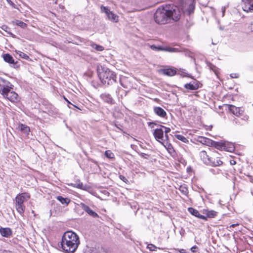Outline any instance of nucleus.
Masks as SVG:
<instances>
[{"label":"nucleus","mask_w":253,"mask_h":253,"mask_svg":"<svg viewBox=\"0 0 253 253\" xmlns=\"http://www.w3.org/2000/svg\"><path fill=\"white\" fill-rule=\"evenodd\" d=\"M180 17V11L176 6L171 5L159 7L154 15L155 22L159 24H165L169 22L171 19L177 21Z\"/></svg>","instance_id":"nucleus-1"},{"label":"nucleus","mask_w":253,"mask_h":253,"mask_svg":"<svg viewBox=\"0 0 253 253\" xmlns=\"http://www.w3.org/2000/svg\"><path fill=\"white\" fill-rule=\"evenodd\" d=\"M80 244L78 235L72 231H68L62 237L61 248L65 253H74Z\"/></svg>","instance_id":"nucleus-2"},{"label":"nucleus","mask_w":253,"mask_h":253,"mask_svg":"<svg viewBox=\"0 0 253 253\" xmlns=\"http://www.w3.org/2000/svg\"><path fill=\"white\" fill-rule=\"evenodd\" d=\"M97 74L99 79L104 84L108 85L117 83L116 74L106 67H98Z\"/></svg>","instance_id":"nucleus-3"},{"label":"nucleus","mask_w":253,"mask_h":253,"mask_svg":"<svg viewBox=\"0 0 253 253\" xmlns=\"http://www.w3.org/2000/svg\"><path fill=\"white\" fill-rule=\"evenodd\" d=\"M30 198V195L27 192L18 194L15 198V207L17 212L22 215L25 211L24 202L27 201Z\"/></svg>","instance_id":"nucleus-4"},{"label":"nucleus","mask_w":253,"mask_h":253,"mask_svg":"<svg viewBox=\"0 0 253 253\" xmlns=\"http://www.w3.org/2000/svg\"><path fill=\"white\" fill-rule=\"evenodd\" d=\"M100 10L101 12H104L106 14L109 20L114 22H117L118 21V16L114 13L112 11H111L109 7L101 5Z\"/></svg>","instance_id":"nucleus-5"},{"label":"nucleus","mask_w":253,"mask_h":253,"mask_svg":"<svg viewBox=\"0 0 253 253\" xmlns=\"http://www.w3.org/2000/svg\"><path fill=\"white\" fill-rule=\"evenodd\" d=\"M12 86H10L8 88V91H4L2 95L5 98L7 99L11 102H16L18 100V94L14 91H11V89H12Z\"/></svg>","instance_id":"nucleus-6"},{"label":"nucleus","mask_w":253,"mask_h":253,"mask_svg":"<svg viewBox=\"0 0 253 253\" xmlns=\"http://www.w3.org/2000/svg\"><path fill=\"white\" fill-rule=\"evenodd\" d=\"M219 154L217 152L212 153L210 157L209 161L211 162V164H207L212 167H218L222 165L223 162L220 160V157L218 156Z\"/></svg>","instance_id":"nucleus-7"},{"label":"nucleus","mask_w":253,"mask_h":253,"mask_svg":"<svg viewBox=\"0 0 253 253\" xmlns=\"http://www.w3.org/2000/svg\"><path fill=\"white\" fill-rule=\"evenodd\" d=\"M3 60L11 65V66L14 68H18L20 67V64L18 61H15L13 57L9 53H5L2 55Z\"/></svg>","instance_id":"nucleus-8"},{"label":"nucleus","mask_w":253,"mask_h":253,"mask_svg":"<svg viewBox=\"0 0 253 253\" xmlns=\"http://www.w3.org/2000/svg\"><path fill=\"white\" fill-rule=\"evenodd\" d=\"M100 98L104 102L109 104L114 105L115 104V101L111 96V95L108 92H104L100 95Z\"/></svg>","instance_id":"nucleus-9"},{"label":"nucleus","mask_w":253,"mask_h":253,"mask_svg":"<svg viewBox=\"0 0 253 253\" xmlns=\"http://www.w3.org/2000/svg\"><path fill=\"white\" fill-rule=\"evenodd\" d=\"M12 86L8 81L0 77V93L2 94L4 91H8V88Z\"/></svg>","instance_id":"nucleus-10"},{"label":"nucleus","mask_w":253,"mask_h":253,"mask_svg":"<svg viewBox=\"0 0 253 253\" xmlns=\"http://www.w3.org/2000/svg\"><path fill=\"white\" fill-rule=\"evenodd\" d=\"M153 135L156 140L159 142L161 143V141H164V131L161 127L154 129Z\"/></svg>","instance_id":"nucleus-11"},{"label":"nucleus","mask_w":253,"mask_h":253,"mask_svg":"<svg viewBox=\"0 0 253 253\" xmlns=\"http://www.w3.org/2000/svg\"><path fill=\"white\" fill-rule=\"evenodd\" d=\"M228 108L230 111L237 117L242 116L244 113V111L242 107H237L234 105H229Z\"/></svg>","instance_id":"nucleus-12"},{"label":"nucleus","mask_w":253,"mask_h":253,"mask_svg":"<svg viewBox=\"0 0 253 253\" xmlns=\"http://www.w3.org/2000/svg\"><path fill=\"white\" fill-rule=\"evenodd\" d=\"M81 208L86 212H87L90 216L92 217H98V214L92 211L88 206L86 205L83 203H81L80 205Z\"/></svg>","instance_id":"nucleus-13"},{"label":"nucleus","mask_w":253,"mask_h":253,"mask_svg":"<svg viewBox=\"0 0 253 253\" xmlns=\"http://www.w3.org/2000/svg\"><path fill=\"white\" fill-rule=\"evenodd\" d=\"M244 2L243 8L247 12H253V0H242Z\"/></svg>","instance_id":"nucleus-14"},{"label":"nucleus","mask_w":253,"mask_h":253,"mask_svg":"<svg viewBox=\"0 0 253 253\" xmlns=\"http://www.w3.org/2000/svg\"><path fill=\"white\" fill-rule=\"evenodd\" d=\"M211 154H208L206 151H202L200 152L199 155L201 159L206 165L211 164V162L209 161Z\"/></svg>","instance_id":"nucleus-15"},{"label":"nucleus","mask_w":253,"mask_h":253,"mask_svg":"<svg viewBox=\"0 0 253 253\" xmlns=\"http://www.w3.org/2000/svg\"><path fill=\"white\" fill-rule=\"evenodd\" d=\"M153 110L155 114L160 117L167 118L166 112L161 107H154Z\"/></svg>","instance_id":"nucleus-16"},{"label":"nucleus","mask_w":253,"mask_h":253,"mask_svg":"<svg viewBox=\"0 0 253 253\" xmlns=\"http://www.w3.org/2000/svg\"><path fill=\"white\" fill-rule=\"evenodd\" d=\"M188 211L193 215L202 219H204L205 220H207V217L201 215L200 214L199 211L193 208H189L188 209Z\"/></svg>","instance_id":"nucleus-17"},{"label":"nucleus","mask_w":253,"mask_h":253,"mask_svg":"<svg viewBox=\"0 0 253 253\" xmlns=\"http://www.w3.org/2000/svg\"><path fill=\"white\" fill-rule=\"evenodd\" d=\"M0 235L4 237L8 238L12 234V230L10 228L6 227V228H0Z\"/></svg>","instance_id":"nucleus-18"},{"label":"nucleus","mask_w":253,"mask_h":253,"mask_svg":"<svg viewBox=\"0 0 253 253\" xmlns=\"http://www.w3.org/2000/svg\"><path fill=\"white\" fill-rule=\"evenodd\" d=\"M161 72L168 76H173L176 74L175 69L171 68L161 69Z\"/></svg>","instance_id":"nucleus-19"},{"label":"nucleus","mask_w":253,"mask_h":253,"mask_svg":"<svg viewBox=\"0 0 253 253\" xmlns=\"http://www.w3.org/2000/svg\"><path fill=\"white\" fill-rule=\"evenodd\" d=\"M184 87L185 88L190 90H196L199 87V82H193V83H190L186 84L184 85Z\"/></svg>","instance_id":"nucleus-20"},{"label":"nucleus","mask_w":253,"mask_h":253,"mask_svg":"<svg viewBox=\"0 0 253 253\" xmlns=\"http://www.w3.org/2000/svg\"><path fill=\"white\" fill-rule=\"evenodd\" d=\"M235 146L233 143L231 142L224 143L223 149L226 151L232 152L235 150Z\"/></svg>","instance_id":"nucleus-21"},{"label":"nucleus","mask_w":253,"mask_h":253,"mask_svg":"<svg viewBox=\"0 0 253 253\" xmlns=\"http://www.w3.org/2000/svg\"><path fill=\"white\" fill-rule=\"evenodd\" d=\"M183 51H184L183 48L180 46H178V47H174V48L166 46V52H182Z\"/></svg>","instance_id":"nucleus-22"},{"label":"nucleus","mask_w":253,"mask_h":253,"mask_svg":"<svg viewBox=\"0 0 253 253\" xmlns=\"http://www.w3.org/2000/svg\"><path fill=\"white\" fill-rule=\"evenodd\" d=\"M18 127H19V129L23 133L27 135H28V134L30 131V127L28 126H27L25 125L21 124L19 125Z\"/></svg>","instance_id":"nucleus-23"},{"label":"nucleus","mask_w":253,"mask_h":253,"mask_svg":"<svg viewBox=\"0 0 253 253\" xmlns=\"http://www.w3.org/2000/svg\"><path fill=\"white\" fill-rule=\"evenodd\" d=\"M57 200H58L62 204H65V205H68V204L70 203L71 200L67 198H64L61 196H58L56 198Z\"/></svg>","instance_id":"nucleus-24"},{"label":"nucleus","mask_w":253,"mask_h":253,"mask_svg":"<svg viewBox=\"0 0 253 253\" xmlns=\"http://www.w3.org/2000/svg\"><path fill=\"white\" fill-rule=\"evenodd\" d=\"M12 23L13 24H15L17 26H18L19 27H20L21 28H26L27 26V24H26L25 23L21 21H20V20H16L15 21H12Z\"/></svg>","instance_id":"nucleus-25"},{"label":"nucleus","mask_w":253,"mask_h":253,"mask_svg":"<svg viewBox=\"0 0 253 253\" xmlns=\"http://www.w3.org/2000/svg\"><path fill=\"white\" fill-rule=\"evenodd\" d=\"M150 48L153 50L166 51V46L164 47L161 45L156 46L154 44L151 45Z\"/></svg>","instance_id":"nucleus-26"},{"label":"nucleus","mask_w":253,"mask_h":253,"mask_svg":"<svg viewBox=\"0 0 253 253\" xmlns=\"http://www.w3.org/2000/svg\"><path fill=\"white\" fill-rule=\"evenodd\" d=\"M211 144L213 145L214 147H215L217 149H223L224 143L213 141L211 142Z\"/></svg>","instance_id":"nucleus-27"},{"label":"nucleus","mask_w":253,"mask_h":253,"mask_svg":"<svg viewBox=\"0 0 253 253\" xmlns=\"http://www.w3.org/2000/svg\"><path fill=\"white\" fill-rule=\"evenodd\" d=\"M168 149L169 153H171L172 152H174V150L170 143H169L168 141L161 142Z\"/></svg>","instance_id":"nucleus-28"},{"label":"nucleus","mask_w":253,"mask_h":253,"mask_svg":"<svg viewBox=\"0 0 253 253\" xmlns=\"http://www.w3.org/2000/svg\"><path fill=\"white\" fill-rule=\"evenodd\" d=\"M217 212L211 210L207 211V217L209 218H214L217 215Z\"/></svg>","instance_id":"nucleus-29"},{"label":"nucleus","mask_w":253,"mask_h":253,"mask_svg":"<svg viewBox=\"0 0 253 253\" xmlns=\"http://www.w3.org/2000/svg\"><path fill=\"white\" fill-rule=\"evenodd\" d=\"M91 46L93 49L96 50L97 51H101L104 49L103 46L98 45L96 43H92Z\"/></svg>","instance_id":"nucleus-30"},{"label":"nucleus","mask_w":253,"mask_h":253,"mask_svg":"<svg viewBox=\"0 0 253 253\" xmlns=\"http://www.w3.org/2000/svg\"><path fill=\"white\" fill-rule=\"evenodd\" d=\"M233 123L235 126H243L244 123L241 121L239 118H234L233 120Z\"/></svg>","instance_id":"nucleus-31"},{"label":"nucleus","mask_w":253,"mask_h":253,"mask_svg":"<svg viewBox=\"0 0 253 253\" xmlns=\"http://www.w3.org/2000/svg\"><path fill=\"white\" fill-rule=\"evenodd\" d=\"M1 29L7 32L9 35L12 36H14V35L10 32V28L8 26L6 25H2L1 27Z\"/></svg>","instance_id":"nucleus-32"},{"label":"nucleus","mask_w":253,"mask_h":253,"mask_svg":"<svg viewBox=\"0 0 253 253\" xmlns=\"http://www.w3.org/2000/svg\"><path fill=\"white\" fill-rule=\"evenodd\" d=\"M16 52L17 53V54H18L19 57H20L22 58H23L26 60H28L30 59L29 56L23 52L20 51H16Z\"/></svg>","instance_id":"nucleus-33"},{"label":"nucleus","mask_w":253,"mask_h":253,"mask_svg":"<svg viewBox=\"0 0 253 253\" xmlns=\"http://www.w3.org/2000/svg\"><path fill=\"white\" fill-rule=\"evenodd\" d=\"M71 185L74 187L81 189V188L82 187L83 183L80 181V180L78 179L75 183H72Z\"/></svg>","instance_id":"nucleus-34"},{"label":"nucleus","mask_w":253,"mask_h":253,"mask_svg":"<svg viewBox=\"0 0 253 253\" xmlns=\"http://www.w3.org/2000/svg\"><path fill=\"white\" fill-rule=\"evenodd\" d=\"M175 136L177 139L181 140L183 142L187 143L188 142V139L183 135L180 134H176L175 135Z\"/></svg>","instance_id":"nucleus-35"},{"label":"nucleus","mask_w":253,"mask_h":253,"mask_svg":"<svg viewBox=\"0 0 253 253\" xmlns=\"http://www.w3.org/2000/svg\"><path fill=\"white\" fill-rule=\"evenodd\" d=\"M179 189L181 193L184 195H187L188 194V190L185 186H180Z\"/></svg>","instance_id":"nucleus-36"},{"label":"nucleus","mask_w":253,"mask_h":253,"mask_svg":"<svg viewBox=\"0 0 253 253\" xmlns=\"http://www.w3.org/2000/svg\"><path fill=\"white\" fill-rule=\"evenodd\" d=\"M208 66H209V68L210 69V70L213 71L216 75L217 74V73H218L217 69H218L215 66L212 64L211 63H209L208 64Z\"/></svg>","instance_id":"nucleus-37"},{"label":"nucleus","mask_w":253,"mask_h":253,"mask_svg":"<svg viewBox=\"0 0 253 253\" xmlns=\"http://www.w3.org/2000/svg\"><path fill=\"white\" fill-rule=\"evenodd\" d=\"M105 156L109 159H112L114 155L110 150H107L105 152Z\"/></svg>","instance_id":"nucleus-38"},{"label":"nucleus","mask_w":253,"mask_h":253,"mask_svg":"<svg viewBox=\"0 0 253 253\" xmlns=\"http://www.w3.org/2000/svg\"><path fill=\"white\" fill-rule=\"evenodd\" d=\"M138 154L140 157L144 159H148L149 157V155L147 154L142 153V152H138Z\"/></svg>","instance_id":"nucleus-39"},{"label":"nucleus","mask_w":253,"mask_h":253,"mask_svg":"<svg viewBox=\"0 0 253 253\" xmlns=\"http://www.w3.org/2000/svg\"><path fill=\"white\" fill-rule=\"evenodd\" d=\"M147 248L151 251H155L157 249V247L152 244H148Z\"/></svg>","instance_id":"nucleus-40"},{"label":"nucleus","mask_w":253,"mask_h":253,"mask_svg":"<svg viewBox=\"0 0 253 253\" xmlns=\"http://www.w3.org/2000/svg\"><path fill=\"white\" fill-rule=\"evenodd\" d=\"M159 126L162 128H164L165 129V134H168L170 131V128L169 127H167L162 125H159Z\"/></svg>","instance_id":"nucleus-41"},{"label":"nucleus","mask_w":253,"mask_h":253,"mask_svg":"<svg viewBox=\"0 0 253 253\" xmlns=\"http://www.w3.org/2000/svg\"><path fill=\"white\" fill-rule=\"evenodd\" d=\"M91 188L90 186L88 185H82V187L80 189L85 190V191H88Z\"/></svg>","instance_id":"nucleus-42"},{"label":"nucleus","mask_w":253,"mask_h":253,"mask_svg":"<svg viewBox=\"0 0 253 253\" xmlns=\"http://www.w3.org/2000/svg\"><path fill=\"white\" fill-rule=\"evenodd\" d=\"M249 119V116L246 115H243V117L241 118L240 119L241 120V121L243 122V121L247 122Z\"/></svg>","instance_id":"nucleus-43"},{"label":"nucleus","mask_w":253,"mask_h":253,"mask_svg":"<svg viewBox=\"0 0 253 253\" xmlns=\"http://www.w3.org/2000/svg\"><path fill=\"white\" fill-rule=\"evenodd\" d=\"M194 9V6L191 4L189 5V14H190L191 13L193 12Z\"/></svg>","instance_id":"nucleus-44"},{"label":"nucleus","mask_w":253,"mask_h":253,"mask_svg":"<svg viewBox=\"0 0 253 253\" xmlns=\"http://www.w3.org/2000/svg\"><path fill=\"white\" fill-rule=\"evenodd\" d=\"M119 177H120V178L122 180H123V181H124V182H126V181H128V180H127V179L126 178V177H125V176H123V175H120L119 176Z\"/></svg>","instance_id":"nucleus-45"},{"label":"nucleus","mask_w":253,"mask_h":253,"mask_svg":"<svg viewBox=\"0 0 253 253\" xmlns=\"http://www.w3.org/2000/svg\"><path fill=\"white\" fill-rule=\"evenodd\" d=\"M198 249V247L196 246H194L191 248V251L193 253H195L197 252L196 250Z\"/></svg>","instance_id":"nucleus-46"},{"label":"nucleus","mask_w":253,"mask_h":253,"mask_svg":"<svg viewBox=\"0 0 253 253\" xmlns=\"http://www.w3.org/2000/svg\"><path fill=\"white\" fill-rule=\"evenodd\" d=\"M148 125L149 126H150L151 128H153L154 127V122H148Z\"/></svg>","instance_id":"nucleus-47"},{"label":"nucleus","mask_w":253,"mask_h":253,"mask_svg":"<svg viewBox=\"0 0 253 253\" xmlns=\"http://www.w3.org/2000/svg\"><path fill=\"white\" fill-rule=\"evenodd\" d=\"M164 137H165V139H164V141H162L163 142H167L169 140V135H168V134H165V136Z\"/></svg>","instance_id":"nucleus-48"},{"label":"nucleus","mask_w":253,"mask_h":253,"mask_svg":"<svg viewBox=\"0 0 253 253\" xmlns=\"http://www.w3.org/2000/svg\"><path fill=\"white\" fill-rule=\"evenodd\" d=\"M230 163L231 165H235L236 164V162L234 160H231L230 161Z\"/></svg>","instance_id":"nucleus-49"},{"label":"nucleus","mask_w":253,"mask_h":253,"mask_svg":"<svg viewBox=\"0 0 253 253\" xmlns=\"http://www.w3.org/2000/svg\"><path fill=\"white\" fill-rule=\"evenodd\" d=\"M239 225V224L238 223H236V224H231L229 227V228H234L237 226Z\"/></svg>","instance_id":"nucleus-50"},{"label":"nucleus","mask_w":253,"mask_h":253,"mask_svg":"<svg viewBox=\"0 0 253 253\" xmlns=\"http://www.w3.org/2000/svg\"><path fill=\"white\" fill-rule=\"evenodd\" d=\"M179 252L180 253H186V250H184V249H181L180 251H179Z\"/></svg>","instance_id":"nucleus-51"},{"label":"nucleus","mask_w":253,"mask_h":253,"mask_svg":"<svg viewBox=\"0 0 253 253\" xmlns=\"http://www.w3.org/2000/svg\"><path fill=\"white\" fill-rule=\"evenodd\" d=\"M121 90V87H118V88L117 89L116 91V92L117 94L118 93H119L120 92V91Z\"/></svg>","instance_id":"nucleus-52"},{"label":"nucleus","mask_w":253,"mask_h":253,"mask_svg":"<svg viewBox=\"0 0 253 253\" xmlns=\"http://www.w3.org/2000/svg\"><path fill=\"white\" fill-rule=\"evenodd\" d=\"M201 138L205 140V141H204L205 142H207V141H209V139H207L205 137H201Z\"/></svg>","instance_id":"nucleus-53"},{"label":"nucleus","mask_w":253,"mask_h":253,"mask_svg":"<svg viewBox=\"0 0 253 253\" xmlns=\"http://www.w3.org/2000/svg\"><path fill=\"white\" fill-rule=\"evenodd\" d=\"M8 1V3L11 5H13L14 4L11 1V0H9V1Z\"/></svg>","instance_id":"nucleus-54"},{"label":"nucleus","mask_w":253,"mask_h":253,"mask_svg":"<svg viewBox=\"0 0 253 253\" xmlns=\"http://www.w3.org/2000/svg\"><path fill=\"white\" fill-rule=\"evenodd\" d=\"M251 29L253 30V22L251 23Z\"/></svg>","instance_id":"nucleus-55"},{"label":"nucleus","mask_w":253,"mask_h":253,"mask_svg":"<svg viewBox=\"0 0 253 253\" xmlns=\"http://www.w3.org/2000/svg\"><path fill=\"white\" fill-rule=\"evenodd\" d=\"M64 99H65V100H66L67 102H68V100L64 96Z\"/></svg>","instance_id":"nucleus-56"},{"label":"nucleus","mask_w":253,"mask_h":253,"mask_svg":"<svg viewBox=\"0 0 253 253\" xmlns=\"http://www.w3.org/2000/svg\"><path fill=\"white\" fill-rule=\"evenodd\" d=\"M211 171H213V172H214L215 170L213 169H211L210 170Z\"/></svg>","instance_id":"nucleus-57"},{"label":"nucleus","mask_w":253,"mask_h":253,"mask_svg":"<svg viewBox=\"0 0 253 253\" xmlns=\"http://www.w3.org/2000/svg\"><path fill=\"white\" fill-rule=\"evenodd\" d=\"M156 125L159 126L160 125H157L155 122H154V126H156Z\"/></svg>","instance_id":"nucleus-58"},{"label":"nucleus","mask_w":253,"mask_h":253,"mask_svg":"<svg viewBox=\"0 0 253 253\" xmlns=\"http://www.w3.org/2000/svg\"><path fill=\"white\" fill-rule=\"evenodd\" d=\"M212 44H215L216 43H214V42H212Z\"/></svg>","instance_id":"nucleus-59"},{"label":"nucleus","mask_w":253,"mask_h":253,"mask_svg":"<svg viewBox=\"0 0 253 253\" xmlns=\"http://www.w3.org/2000/svg\"><path fill=\"white\" fill-rule=\"evenodd\" d=\"M248 176H249V177H250V178H252V176H251V175H249Z\"/></svg>","instance_id":"nucleus-60"},{"label":"nucleus","mask_w":253,"mask_h":253,"mask_svg":"<svg viewBox=\"0 0 253 253\" xmlns=\"http://www.w3.org/2000/svg\"><path fill=\"white\" fill-rule=\"evenodd\" d=\"M67 102H68V104H71V103L70 102H69V101Z\"/></svg>","instance_id":"nucleus-61"},{"label":"nucleus","mask_w":253,"mask_h":253,"mask_svg":"<svg viewBox=\"0 0 253 253\" xmlns=\"http://www.w3.org/2000/svg\"><path fill=\"white\" fill-rule=\"evenodd\" d=\"M121 85H122V86H124V85H123V84H122V83H121Z\"/></svg>","instance_id":"nucleus-62"},{"label":"nucleus","mask_w":253,"mask_h":253,"mask_svg":"<svg viewBox=\"0 0 253 253\" xmlns=\"http://www.w3.org/2000/svg\"><path fill=\"white\" fill-rule=\"evenodd\" d=\"M73 106L76 107V106H75V105H73Z\"/></svg>","instance_id":"nucleus-63"},{"label":"nucleus","mask_w":253,"mask_h":253,"mask_svg":"<svg viewBox=\"0 0 253 253\" xmlns=\"http://www.w3.org/2000/svg\"><path fill=\"white\" fill-rule=\"evenodd\" d=\"M73 106L76 107V106H75V105H73Z\"/></svg>","instance_id":"nucleus-64"}]
</instances>
